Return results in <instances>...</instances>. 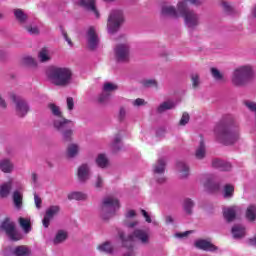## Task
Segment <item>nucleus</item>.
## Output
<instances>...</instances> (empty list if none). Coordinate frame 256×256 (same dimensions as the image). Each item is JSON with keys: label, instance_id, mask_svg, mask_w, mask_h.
Returning <instances> with one entry per match:
<instances>
[{"label": "nucleus", "instance_id": "obj_1", "mask_svg": "<svg viewBox=\"0 0 256 256\" xmlns=\"http://www.w3.org/2000/svg\"><path fill=\"white\" fill-rule=\"evenodd\" d=\"M47 78L56 87H68L73 83V72L66 67H53L47 71Z\"/></svg>", "mask_w": 256, "mask_h": 256}, {"label": "nucleus", "instance_id": "obj_2", "mask_svg": "<svg viewBox=\"0 0 256 256\" xmlns=\"http://www.w3.org/2000/svg\"><path fill=\"white\" fill-rule=\"evenodd\" d=\"M214 133L216 139L224 145H233L239 141V128L229 126L227 124H218Z\"/></svg>", "mask_w": 256, "mask_h": 256}, {"label": "nucleus", "instance_id": "obj_3", "mask_svg": "<svg viewBox=\"0 0 256 256\" xmlns=\"http://www.w3.org/2000/svg\"><path fill=\"white\" fill-rule=\"evenodd\" d=\"M203 0H182L178 2V11L184 17L187 27L193 28L199 25V16L193 11L187 10L188 5H201Z\"/></svg>", "mask_w": 256, "mask_h": 256}, {"label": "nucleus", "instance_id": "obj_4", "mask_svg": "<svg viewBox=\"0 0 256 256\" xmlns=\"http://www.w3.org/2000/svg\"><path fill=\"white\" fill-rule=\"evenodd\" d=\"M118 237L123 247H127V243H133V241H136L137 243H140V245L144 246L150 245L151 243V232L143 229H136L128 236L125 235V232L119 231Z\"/></svg>", "mask_w": 256, "mask_h": 256}, {"label": "nucleus", "instance_id": "obj_5", "mask_svg": "<svg viewBox=\"0 0 256 256\" xmlns=\"http://www.w3.org/2000/svg\"><path fill=\"white\" fill-rule=\"evenodd\" d=\"M121 204L119 203V199L114 196H107L102 200V204L100 207L101 217L104 219H109L119 211Z\"/></svg>", "mask_w": 256, "mask_h": 256}, {"label": "nucleus", "instance_id": "obj_6", "mask_svg": "<svg viewBox=\"0 0 256 256\" xmlns=\"http://www.w3.org/2000/svg\"><path fill=\"white\" fill-rule=\"evenodd\" d=\"M251 77H253V67H251V65H243L234 70L232 83L236 85V87H241L245 85Z\"/></svg>", "mask_w": 256, "mask_h": 256}, {"label": "nucleus", "instance_id": "obj_7", "mask_svg": "<svg viewBox=\"0 0 256 256\" xmlns=\"http://www.w3.org/2000/svg\"><path fill=\"white\" fill-rule=\"evenodd\" d=\"M48 109L53 117L54 129L62 130L66 125H70L72 127L73 121L63 117V111H61V107L55 103H50L48 104Z\"/></svg>", "mask_w": 256, "mask_h": 256}, {"label": "nucleus", "instance_id": "obj_8", "mask_svg": "<svg viewBox=\"0 0 256 256\" xmlns=\"http://www.w3.org/2000/svg\"><path fill=\"white\" fill-rule=\"evenodd\" d=\"M123 21H125V16H123V10L121 9H114L110 12L108 17V33L113 34L119 31V27L123 25Z\"/></svg>", "mask_w": 256, "mask_h": 256}, {"label": "nucleus", "instance_id": "obj_9", "mask_svg": "<svg viewBox=\"0 0 256 256\" xmlns=\"http://www.w3.org/2000/svg\"><path fill=\"white\" fill-rule=\"evenodd\" d=\"M114 57L119 63H127L131 57V46L128 42H123L114 48Z\"/></svg>", "mask_w": 256, "mask_h": 256}, {"label": "nucleus", "instance_id": "obj_10", "mask_svg": "<svg viewBox=\"0 0 256 256\" xmlns=\"http://www.w3.org/2000/svg\"><path fill=\"white\" fill-rule=\"evenodd\" d=\"M0 229L5 231L6 235L11 239V241H21L23 236L21 233L15 229V222L11 221V219L6 218L0 225Z\"/></svg>", "mask_w": 256, "mask_h": 256}, {"label": "nucleus", "instance_id": "obj_11", "mask_svg": "<svg viewBox=\"0 0 256 256\" xmlns=\"http://www.w3.org/2000/svg\"><path fill=\"white\" fill-rule=\"evenodd\" d=\"M10 99L15 104V111L18 117H25V115L29 113V104H27V101L23 99L21 96L12 93L10 95Z\"/></svg>", "mask_w": 256, "mask_h": 256}, {"label": "nucleus", "instance_id": "obj_12", "mask_svg": "<svg viewBox=\"0 0 256 256\" xmlns=\"http://www.w3.org/2000/svg\"><path fill=\"white\" fill-rule=\"evenodd\" d=\"M3 256H29L31 249L27 246L7 247L2 252Z\"/></svg>", "mask_w": 256, "mask_h": 256}, {"label": "nucleus", "instance_id": "obj_13", "mask_svg": "<svg viewBox=\"0 0 256 256\" xmlns=\"http://www.w3.org/2000/svg\"><path fill=\"white\" fill-rule=\"evenodd\" d=\"M86 41L89 49L94 51L99 47V35L97 34V29L93 26H90L86 31Z\"/></svg>", "mask_w": 256, "mask_h": 256}, {"label": "nucleus", "instance_id": "obj_14", "mask_svg": "<svg viewBox=\"0 0 256 256\" xmlns=\"http://www.w3.org/2000/svg\"><path fill=\"white\" fill-rule=\"evenodd\" d=\"M77 178L81 183H86L91 179V164L82 163L77 168Z\"/></svg>", "mask_w": 256, "mask_h": 256}, {"label": "nucleus", "instance_id": "obj_15", "mask_svg": "<svg viewBox=\"0 0 256 256\" xmlns=\"http://www.w3.org/2000/svg\"><path fill=\"white\" fill-rule=\"evenodd\" d=\"M61 211V207L58 205H53L47 208L45 216L42 220L43 227L47 229L49 225L51 224V221H53V218L56 217V215H59V212Z\"/></svg>", "mask_w": 256, "mask_h": 256}, {"label": "nucleus", "instance_id": "obj_16", "mask_svg": "<svg viewBox=\"0 0 256 256\" xmlns=\"http://www.w3.org/2000/svg\"><path fill=\"white\" fill-rule=\"evenodd\" d=\"M165 158H160L153 167V173L155 179H157L158 183H164L165 178L163 173H165Z\"/></svg>", "mask_w": 256, "mask_h": 256}, {"label": "nucleus", "instance_id": "obj_17", "mask_svg": "<svg viewBox=\"0 0 256 256\" xmlns=\"http://www.w3.org/2000/svg\"><path fill=\"white\" fill-rule=\"evenodd\" d=\"M77 5L80 7H83L86 9V11H89L96 17V19H99V10H97V6L95 5V0H77Z\"/></svg>", "mask_w": 256, "mask_h": 256}, {"label": "nucleus", "instance_id": "obj_18", "mask_svg": "<svg viewBox=\"0 0 256 256\" xmlns=\"http://www.w3.org/2000/svg\"><path fill=\"white\" fill-rule=\"evenodd\" d=\"M23 189V185H19L12 194L14 207L18 209V211L23 208Z\"/></svg>", "mask_w": 256, "mask_h": 256}, {"label": "nucleus", "instance_id": "obj_19", "mask_svg": "<svg viewBox=\"0 0 256 256\" xmlns=\"http://www.w3.org/2000/svg\"><path fill=\"white\" fill-rule=\"evenodd\" d=\"M195 247L197 249H201L202 251H209L211 253H215V251H219V248L217 246H215L213 243H211L208 240H197L195 242Z\"/></svg>", "mask_w": 256, "mask_h": 256}, {"label": "nucleus", "instance_id": "obj_20", "mask_svg": "<svg viewBox=\"0 0 256 256\" xmlns=\"http://www.w3.org/2000/svg\"><path fill=\"white\" fill-rule=\"evenodd\" d=\"M97 251L100 253H106V255H113L116 251L115 243L111 241L102 242L97 246Z\"/></svg>", "mask_w": 256, "mask_h": 256}, {"label": "nucleus", "instance_id": "obj_21", "mask_svg": "<svg viewBox=\"0 0 256 256\" xmlns=\"http://www.w3.org/2000/svg\"><path fill=\"white\" fill-rule=\"evenodd\" d=\"M75 127V122H73V125L70 126L69 124H66L62 127L61 130L56 129L59 133H61L62 138L64 141H72L73 139V128Z\"/></svg>", "mask_w": 256, "mask_h": 256}, {"label": "nucleus", "instance_id": "obj_22", "mask_svg": "<svg viewBox=\"0 0 256 256\" xmlns=\"http://www.w3.org/2000/svg\"><path fill=\"white\" fill-rule=\"evenodd\" d=\"M161 15L162 17H172V19H177L179 17V12H177L175 6L164 5L161 8Z\"/></svg>", "mask_w": 256, "mask_h": 256}, {"label": "nucleus", "instance_id": "obj_23", "mask_svg": "<svg viewBox=\"0 0 256 256\" xmlns=\"http://www.w3.org/2000/svg\"><path fill=\"white\" fill-rule=\"evenodd\" d=\"M13 185H15L13 179L0 185V197H2V199H7V197H9Z\"/></svg>", "mask_w": 256, "mask_h": 256}, {"label": "nucleus", "instance_id": "obj_24", "mask_svg": "<svg viewBox=\"0 0 256 256\" xmlns=\"http://www.w3.org/2000/svg\"><path fill=\"white\" fill-rule=\"evenodd\" d=\"M237 213H239V207L236 206L225 208L223 210L224 218L226 219V221H228V223H231V221L235 220Z\"/></svg>", "mask_w": 256, "mask_h": 256}, {"label": "nucleus", "instance_id": "obj_25", "mask_svg": "<svg viewBox=\"0 0 256 256\" xmlns=\"http://www.w3.org/2000/svg\"><path fill=\"white\" fill-rule=\"evenodd\" d=\"M81 151V146L77 143H72L67 147L66 155L69 157V159H75L77 155H79Z\"/></svg>", "mask_w": 256, "mask_h": 256}, {"label": "nucleus", "instance_id": "obj_26", "mask_svg": "<svg viewBox=\"0 0 256 256\" xmlns=\"http://www.w3.org/2000/svg\"><path fill=\"white\" fill-rule=\"evenodd\" d=\"M13 169H15V166L11 160L4 158L0 161V170L2 173H13Z\"/></svg>", "mask_w": 256, "mask_h": 256}, {"label": "nucleus", "instance_id": "obj_27", "mask_svg": "<svg viewBox=\"0 0 256 256\" xmlns=\"http://www.w3.org/2000/svg\"><path fill=\"white\" fill-rule=\"evenodd\" d=\"M51 50H49V48H42L39 52H38V60L40 61V63H49V61H51Z\"/></svg>", "mask_w": 256, "mask_h": 256}, {"label": "nucleus", "instance_id": "obj_28", "mask_svg": "<svg viewBox=\"0 0 256 256\" xmlns=\"http://www.w3.org/2000/svg\"><path fill=\"white\" fill-rule=\"evenodd\" d=\"M137 215V213L135 212V210H128L126 212V220L124 222L126 227H129L130 229H133L134 227H137V225H139V222L137 221H133V222H129V219H133V217H135Z\"/></svg>", "mask_w": 256, "mask_h": 256}, {"label": "nucleus", "instance_id": "obj_29", "mask_svg": "<svg viewBox=\"0 0 256 256\" xmlns=\"http://www.w3.org/2000/svg\"><path fill=\"white\" fill-rule=\"evenodd\" d=\"M96 165H98L100 169H107V167H109L110 165L107 154H98V156L96 157Z\"/></svg>", "mask_w": 256, "mask_h": 256}, {"label": "nucleus", "instance_id": "obj_30", "mask_svg": "<svg viewBox=\"0 0 256 256\" xmlns=\"http://www.w3.org/2000/svg\"><path fill=\"white\" fill-rule=\"evenodd\" d=\"M14 16L16 21H18L20 25H23V27L24 25H26L27 19H29V17L25 14V12L22 9H15Z\"/></svg>", "mask_w": 256, "mask_h": 256}, {"label": "nucleus", "instance_id": "obj_31", "mask_svg": "<svg viewBox=\"0 0 256 256\" xmlns=\"http://www.w3.org/2000/svg\"><path fill=\"white\" fill-rule=\"evenodd\" d=\"M18 223L21 227V229L24 231V233H31V218L29 217H20L18 219Z\"/></svg>", "mask_w": 256, "mask_h": 256}, {"label": "nucleus", "instance_id": "obj_32", "mask_svg": "<svg viewBox=\"0 0 256 256\" xmlns=\"http://www.w3.org/2000/svg\"><path fill=\"white\" fill-rule=\"evenodd\" d=\"M207 153V150L205 148V141L203 138H200V144L195 152L196 159H205V155Z\"/></svg>", "mask_w": 256, "mask_h": 256}, {"label": "nucleus", "instance_id": "obj_33", "mask_svg": "<svg viewBox=\"0 0 256 256\" xmlns=\"http://www.w3.org/2000/svg\"><path fill=\"white\" fill-rule=\"evenodd\" d=\"M212 166L216 169H221V171H229L231 169V164L223 162V160L215 159L212 161Z\"/></svg>", "mask_w": 256, "mask_h": 256}, {"label": "nucleus", "instance_id": "obj_34", "mask_svg": "<svg viewBox=\"0 0 256 256\" xmlns=\"http://www.w3.org/2000/svg\"><path fill=\"white\" fill-rule=\"evenodd\" d=\"M175 106H176L175 102L168 100V101L161 103L158 106L157 111H158V113H165V111L175 109Z\"/></svg>", "mask_w": 256, "mask_h": 256}, {"label": "nucleus", "instance_id": "obj_35", "mask_svg": "<svg viewBox=\"0 0 256 256\" xmlns=\"http://www.w3.org/2000/svg\"><path fill=\"white\" fill-rule=\"evenodd\" d=\"M232 235L234 239H241L245 235V227L242 225H235L232 228Z\"/></svg>", "mask_w": 256, "mask_h": 256}, {"label": "nucleus", "instance_id": "obj_36", "mask_svg": "<svg viewBox=\"0 0 256 256\" xmlns=\"http://www.w3.org/2000/svg\"><path fill=\"white\" fill-rule=\"evenodd\" d=\"M177 170L180 173V177L182 178L189 177V166L185 162H178Z\"/></svg>", "mask_w": 256, "mask_h": 256}, {"label": "nucleus", "instance_id": "obj_37", "mask_svg": "<svg viewBox=\"0 0 256 256\" xmlns=\"http://www.w3.org/2000/svg\"><path fill=\"white\" fill-rule=\"evenodd\" d=\"M69 201H85L87 199V194L83 192H70L68 194Z\"/></svg>", "mask_w": 256, "mask_h": 256}, {"label": "nucleus", "instance_id": "obj_38", "mask_svg": "<svg viewBox=\"0 0 256 256\" xmlns=\"http://www.w3.org/2000/svg\"><path fill=\"white\" fill-rule=\"evenodd\" d=\"M233 193H235V187L231 184H226L223 187L222 195L224 199H231L233 197Z\"/></svg>", "mask_w": 256, "mask_h": 256}, {"label": "nucleus", "instance_id": "obj_39", "mask_svg": "<svg viewBox=\"0 0 256 256\" xmlns=\"http://www.w3.org/2000/svg\"><path fill=\"white\" fill-rule=\"evenodd\" d=\"M246 218L248 221H255L256 220V206L250 205L246 210Z\"/></svg>", "mask_w": 256, "mask_h": 256}, {"label": "nucleus", "instance_id": "obj_40", "mask_svg": "<svg viewBox=\"0 0 256 256\" xmlns=\"http://www.w3.org/2000/svg\"><path fill=\"white\" fill-rule=\"evenodd\" d=\"M67 240V232L64 230H59L54 238V244L59 245V243H63V241Z\"/></svg>", "mask_w": 256, "mask_h": 256}, {"label": "nucleus", "instance_id": "obj_41", "mask_svg": "<svg viewBox=\"0 0 256 256\" xmlns=\"http://www.w3.org/2000/svg\"><path fill=\"white\" fill-rule=\"evenodd\" d=\"M117 89H119V87L117 86V84L113 83V82H105L103 84V92L104 93H113V91H117Z\"/></svg>", "mask_w": 256, "mask_h": 256}, {"label": "nucleus", "instance_id": "obj_42", "mask_svg": "<svg viewBox=\"0 0 256 256\" xmlns=\"http://www.w3.org/2000/svg\"><path fill=\"white\" fill-rule=\"evenodd\" d=\"M24 29H26L29 35H39V26L35 24H25Z\"/></svg>", "mask_w": 256, "mask_h": 256}, {"label": "nucleus", "instance_id": "obj_43", "mask_svg": "<svg viewBox=\"0 0 256 256\" xmlns=\"http://www.w3.org/2000/svg\"><path fill=\"white\" fill-rule=\"evenodd\" d=\"M194 205L195 204L193 203V200L186 198L183 203L184 211H186V213H191V211H193Z\"/></svg>", "mask_w": 256, "mask_h": 256}, {"label": "nucleus", "instance_id": "obj_44", "mask_svg": "<svg viewBox=\"0 0 256 256\" xmlns=\"http://www.w3.org/2000/svg\"><path fill=\"white\" fill-rule=\"evenodd\" d=\"M191 81H192V87L194 89H197L201 85V78L199 77V74L194 73L191 75Z\"/></svg>", "mask_w": 256, "mask_h": 256}, {"label": "nucleus", "instance_id": "obj_45", "mask_svg": "<svg viewBox=\"0 0 256 256\" xmlns=\"http://www.w3.org/2000/svg\"><path fill=\"white\" fill-rule=\"evenodd\" d=\"M113 151H119L121 149V136H116L111 144Z\"/></svg>", "mask_w": 256, "mask_h": 256}, {"label": "nucleus", "instance_id": "obj_46", "mask_svg": "<svg viewBox=\"0 0 256 256\" xmlns=\"http://www.w3.org/2000/svg\"><path fill=\"white\" fill-rule=\"evenodd\" d=\"M110 97L111 96L109 95V93L103 91V93H101L98 96V101L99 103H102V104L109 103Z\"/></svg>", "mask_w": 256, "mask_h": 256}, {"label": "nucleus", "instance_id": "obj_47", "mask_svg": "<svg viewBox=\"0 0 256 256\" xmlns=\"http://www.w3.org/2000/svg\"><path fill=\"white\" fill-rule=\"evenodd\" d=\"M133 107H145L147 105V101L143 98H137L131 101Z\"/></svg>", "mask_w": 256, "mask_h": 256}, {"label": "nucleus", "instance_id": "obj_48", "mask_svg": "<svg viewBox=\"0 0 256 256\" xmlns=\"http://www.w3.org/2000/svg\"><path fill=\"white\" fill-rule=\"evenodd\" d=\"M143 87H157V80L155 79H144L142 80Z\"/></svg>", "mask_w": 256, "mask_h": 256}, {"label": "nucleus", "instance_id": "obj_49", "mask_svg": "<svg viewBox=\"0 0 256 256\" xmlns=\"http://www.w3.org/2000/svg\"><path fill=\"white\" fill-rule=\"evenodd\" d=\"M189 119H190L189 114L187 112H184L179 121V125H181L182 127H185V125H187V123H189Z\"/></svg>", "mask_w": 256, "mask_h": 256}, {"label": "nucleus", "instance_id": "obj_50", "mask_svg": "<svg viewBox=\"0 0 256 256\" xmlns=\"http://www.w3.org/2000/svg\"><path fill=\"white\" fill-rule=\"evenodd\" d=\"M211 73L214 79L217 81H221V79H223V74H221V72H219L216 68H212Z\"/></svg>", "mask_w": 256, "mask_h": 256}, {"label": "nucleus", "instance_id": "obj_51", "mask_svg": "<svg viewBox=\"0 0 256 256\" xmlns=\"http://www.w3.org/2000/svg\"><path fill=\"white\" fill-rule=\"evenodd\" d=\"M66 103L68 111H73V109L75 108V100H73L72 97H68L66 99Z\"/></svg>", "mask_w": 256, "mask_h": 256}, {"label": "nucleus", "instance_id": "obj_52", "mask_svg": "<svg viewBox=\"0 0 256 256\" xmlns=\"http://www.w3.org/2000/svg\"><path fill=\"white\" fill-rule=\"evenodd\" d=\"M24 63L26 65H30V66H35L37 65V61H35V58L31 57V56H26L24 58Z\"/></svg>", "mask_w": 256, "mask_h": 256}, {"label": "nucleus", "instance_id": "obj_53", "mask_svg": "<svg viewBox=\"0 0 256 256\" xmlns=\"http://www.w3.org/2000/svg\"><path fill=\"white\" fill-rule=\"evenodd\" d=\"M94 186L96 187V189H101V187H103V177L101 175H98L96 177Z\"/></svg>", "mask_w": 256, "mask_h": 256}, {"label": "nucleus", "instance_id": "obj_54", "mask_svg": "<svg viewBox=\"0 0 256 256\" xmlns=\"http://www.w3.org/2000/svg\"><path fill=\"white\" fill-rule=\"evenodd\" d=\"M34 203H35L36 209H41L43 200L41 199V197H39V195L34 194Z\"/></svg>", "mask_w": 256, "mask_h": 256}, {"label": "nucleus", "instance_id": "obj_55", "mask_svg": "<svg viewBox=\"0 0 256 256\" xmlns=\"http://www.w3.org/2000/svg\"><path fill=\"white\" fill-rule=\"evenodd\" d=\"M141 213L146 221V223H153V220L151 219V216L149 215V213L145 210H141Z\"/></svg>", "mask_w": 256, "mask_h": 256}, {"label": "nucleus", "instance_id": "obj_56", "mask_svg": "<svg viewBox=\"0 0 256 256\" xmlns=\"http://www.w3.org/2000/svg\"><path fill=\"white\" fill-rule=\"evenodd\" d=\"M125 117H127V110L124 107H122L119 110V119L121 121H123V119H125Z\"/></svg>", "mask_w": 256, "mask_h": 256}, {"label": "nucleus", "instance_id": "obj_57", "mask_svg": "<svg viewBox=\"0 0 256 256\" xmlns=\"http://www.w3.org/2000/svg\"><path fill=\"white\" fill-rule=\"evenodd\" d=\"M191 233V231H186L183 233H176L175 236L178 237L179 239H183V237H187Z\"/></svg>", "mask_w": 256, "mask_h": 256}, {"label": "nucleus", "instance_id": "obj_58", "mask_svg": "<svg viewBox=\"0 0 256 256\" xmlns=\"http://www.w3.org/2000/svg\"><path fill=\"white\" fill-rule=\"evenodd\" d=\"M0 107L1 109H7V102L5 101V99H3L1 95H0Z\"/></svg>", "mask_w": 256, "mask_h": 256}, {"label": "nucleus", "instance_id": "obj_59", "mask_svg": "<svg viewBox=\"0 0 256 256\" xmlns=\"http://www.w3.org/2000/svg\"><path fill=\"white\" fill-rule=\"evenodd\" d=\"M248 245H253L256 247V234L248 240Z\"/></svg>", "mask_w": 256, "mask_h": 256}, {"label": "nucleus", "instance_id": "obj_60", "mask_svg": "<svg viewBox=\"0 0 256 256\" xmlns=\"http://www.w3.org/2000/svg\"><path fill=\"white\" fill-rule=\"evenodd\" d=\"M64 38H65V41H67L68 45L73 46V43L71 42V39H69V37H67V34H64Z\"/></svg>", "mask_w": 256, "mask_h": 256}, {"label": "nucleus", "instance_id": "obj_61", "mask_svg": "<svg viewBox=\"0 0 256 256\" xmlns=\"http://www.w3.org/2000/svg\"><path fill=\"white\" fill-rule=\"evenodd\" d=\"M166 223H173V217L166 216Z\"/></svg>", "mask_w": 256, "mask_h": 256}, {"label": "nucleus", "instance_id": "obj_62", "mask_svg": "<svg viewBox=\"0 0 256 256\" xmlns=\"http://www.w3.org/2000/svg\"><path fill=\"white\" fill-rule=\"evenodd\" d=\"M223 7H224V9H229V4L227 2H224Z\"/></svg>", "mask_w": 256, "mask_h": 256}, {"label": "nucleus", "instance_id": "obj_63", "mask_svg": "<svg viewBox=\"0 0 256 256\" xmlns=\"http://www.w3.org/2000/svg\"><path fill=\"white\" fill-rule=\"evenodd\" d=\"M123 256H133V252H127Z\"/></svg>", "mask_w": 256, "mask_h": 256}, {"label": "nucleus", "instance_id": "obj_64", "mask_svg": "<svg viewBox=\"0 0 256 256\" xmlns=\"http://www.w3.org/2000/svg\"><path fill=\"white\" fill-rule=\"evenodd\" d=\"M252 15H253L254 17H256V7H255L254 10L252 11Z\"/></svg>", "mask_w": 256, "mask_h": 256}]
</instances>
